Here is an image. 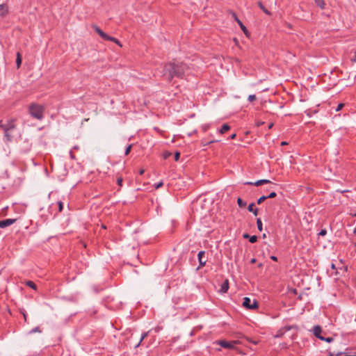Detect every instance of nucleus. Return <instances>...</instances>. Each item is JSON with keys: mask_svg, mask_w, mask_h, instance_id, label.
<instances>
[{"mask_svg": "<svg viewBox=\"0 0 356 356\" xmlns=\"http://www.w3.org/2000/svg\"><path fill=\"white\" fill-rule=\"evenodd\" d=\"M188 69V66L186 63L175 60L166 63L163 67L161 73L163 76L171 81L175 77L182 78Z\"/></svg>", "mask_w": 356, "mask_h": 356, "instance_id": "obj_1", "label": "nucleus"}, {"mask_svg": "<svg viewBox=\"0 0 356 356\" xmlns=\"http://www.w3.org/2000/svg\"><path fill=\"white\" fill-rule=\"evenodd\" d=\"M30 115L37 120H42L43 118L44 107L38 104H31L29 106Z\"/></svg>", "mask_w": 356, "mask_h": 356, "instance_id": "obj_2", "label": "nucleus"}, {"mask_svg": "<svg viewBox=\"0 0 356 356\" xmlns=\"http://www.w3.org/2000/svg\"><path fill=\"white\" fill-rule=\"evenodd\" d=\"M92 28L95 31L96 33L99 34V35L104 40H108V41H112L119 45L120 47H122V44L120 42L115 38L109 36L108 34L104 33L99 26L97 25H92Z\"/></svg>", "mask_w": 356, "mask_h": 356, "instance_id": "obj_3", "label": "nucleus"}, {"mask_svg": "<svg viewBox=\"0 0 356 356\" xmlns=\"http://www.w3.org/2000/svg\"><path fill=\"white\" fill-rule=\"evenodd\" d=\"M243 306L247 309H256L258 307L257 302L253 300L252 302L250 298L245 297L243 298Z\"/></svg>", "mask_w": 356, "mask_h": 356, "instance_id": "obj_4", "label": "nucleus"}, {"mask_svg": "<svg viewBox=\"0 0 356 356\" xmlns=\"http://www.w3.org/2000/svg\"><path fill=\"white\" fill-rule=\"evenodd\" d=\"M214 343L220 345L221 347L227 349H233L234 348V345L236 343V341H227L225 340H218L214 342Z\"/></svg>", "mask_w": 356, "mask_h": 356, "instance_id": "obj_5", "label": "nucleus"}, {"mask_svg": "<svg viewBox=\"0 0 356 356\" xmlns=\"http://www.w3.org/2000/svg\"><path fill=\"white\" fill-rule=\"evenodd\" d=\"M3 131H13L15 129V120L8 121L6 124H2Z\"/></svg>", "mask_w": 356, "mask_h": 356, "instance_id": "obj_6", "label": "nucleus"}, {"mask_svg": "<svg viewBox=\"0 0 356 356\" xmlns=\"http://www.w3.org/2000/svg\"><path fill=\"white\" fill-rule=\"evenodd\" d=\"M16 221V219L7 218L3 220H0V227L5 228L13 225Z\"/></svg>", "mask_w": 356, "mask_h": 356, "instance_id": "obj_7", "label": "nucleus"}, {"mask_svg": "<svg viewBox=\"0 0 356 356\" xmlns=\"http://www.w3.org/2000/svg\"><path fill=\"white\" fill-rule=\"evenodd\" d=\"M204 254H205V252L203 250L200 251L197 254V258H198V261L200 263V266L197 268V270L200 269V268L203 267L204 266H205V264L207 263V260L203 259V256L204 255Z\"/></svg>", "mask_w": 356, "mask_h": 356, "instance_id": "obj_8", "label": "nucleus"}, {"mask_svg": "<svg viewBox=\"0 0 356 356\" xmlns=\"http://www.w3.org/2000/svg\"><path fill=\"white\" fill-rule=\"evenodd\" d=\"M233 17L235 19V21L237 22V24L239 25L240 28L243 31V32L247 35L248 33V30L244 26V24L242 23V22L237 17L235 13H233Z\"/></svg>", "mask_w": 356, "mask_h": 356, "instance_id": "obj_9", "label": "nucleus"}, {"mask_svg": "<svg viewBox=\"0 0 356 356\" xmlns=\"http://www.w3.org/2000/svg\"><path fill=\"white\" fill-rule=\"evenodd\" d=\"M268 183H270V181L268 180V179H259V180H257L255 182H252V181H246L245 183V185H254V186H260L261 184H268Z\"/></svg>", "mask_w": 356, "mask_h": 356, "instance_id": "obj_10", "label": "nucleus"}, {"mask_svg": "<svg viewBox=\"0 0 356 356\" xmlns=\"http://www.w3.org/2000/svg\"><path fill=\"white\" fill-rule=\"evenodd\" d=\"M321 332H322V329H321V326H319V325L314 326L313 333H314V336L320 339H324V337L321 335Z\"/></svg>", "mask_w": 356, "mask_h": 356, "instance_id": "obj_11", "label": "nucleus"}, {"mask_svg": "<svg viewBox=\"0 0 356 356\" xmlns=\"http://www.w3.org/2000/svg\"><path fill=\"white\" fill-rule=\"evenodd\" d=\"M229 289V281L228 280H225L223 283L220 286V293H227Z\"/></svg>", "mask_w": 356, "mask_h": 356, "instance_id": "obj_12", "label": "nucleus"}, {"mask_svg": "<svg viewBox=\"0 0 356 356\" xmlns=\"http://www.w3.org/2000/svg\"><path fill=\"white\" fill-rule=\"evenodd\" d=\"M8 12V6L5 3L0 4V16L4 17Z\"/></svg>", "mask_w": 356, "mask_h": 356, "instance_id": "obj_13", "label": "nucleus"}, {"mask_svg": "<svg viewBox=\"0 0 356 356\" xmlns=\"http://www.w3.org/2000/svg\"><path fill=\"white\" fill-rule=\"evenodd\" d=\"M243 237L244 238H248L249 239V241L251 243H254L257 242V236H255V235H252V236H250V234H248V233H245L243 234Z\"/></svg>", "mask_w": 356, "mask_h": 356, "instance_id": "obj_14", "label": "nucleus"}, {"mask_svg": "<svg viewBox=\"0 0 356 356\" xmlns=\"http://www.w3.org/2000/svg\"><path fill=\"white\" fill-rule=\"evenodd\" d=\"M254 203H250L248 207V211L252 213L255 216L258 215V209H254Z\"/></svg>", "mask_w": 356, "mask_h": 356, "instance_id": "obj_15", "label": "nucleus"}, {"mask_svg": "<svg viewBox=\"0 0 356 356\" xmlns=\"http://www.w3.org/2000/svg\"><path fill=\"white\" fill-rule=\"evenodd\" d=\"M314 2L316 5L322 10L325 9L326 7L325 0H314Z\"/></svg>", "mask_w": 356, "mask_h": 356, "instance_id": "obj_16", "label": "nucleus"}, {"mask_svg": "<svg viewBox=\"0 0 356 356\" xmlns=\"http://www.w3.org/2000/svg\"><path fill=\"white\" fill-rule=\"evenodd\" d=\"M230 129V127L227 124H223L220 129L218 130V131L223 134L227 131H228Z\"/></svg>", "mask_w": 356, "mask_h": 356, "instance_id": "obj_17", "label": "nucleus"}, {"mask_svg": "<svg viewBox=\"0 0 356 356\" xmlns=\"http://www.w3.org/2000/svg\"><path fill=\"white\" fill-rule=\"evenodd\" d=\"M258 6L260 8V9H261L263 10V12L264 13H266V15H271V13L267 10L264 6L263 5V3L261 2V1H259L258 2Z\"/></svg>", "mask_w": 356, "mask_h": 356, "instance_id": "obj_18", "label": "nucleus"}, {"mask_svg": "<svg viewBox=\"0 0 356 356\" xmlns=\"http://www.w3.org/2000/svg\"><path fill=\"white\" fill-rule=\"evenodd\" d=\"M10 132H11L10 131H4V137L7 142L12 141L13 136H11Z\"/></svg>", "mask_w": 356, "mask_h": 356, "instance_id": "obj_19", "label": "nucleus"}, {"mask_svg": "<svg viewBox=\"0 0 356 356\" xmlns=\"http://www.w3.org/2000/svg\"><path fill=\"white\" fill-rule=\"evenodd\" d=\"M219 140H209V141H207L206 140H203L202 141V144L203 146H207L209 144H211V143H217L218 142Z\"/></svg>", "mask_w": 356, "mask_h": 356, "instance_id": "obj_20", "label": "nucleus"}, {"mask_svg": "<svg viewBox=\"0 0 356 356\" xmlns=\"http://www.w3.org/2000/svg\"><path fill=\"white\" fill-rule=\"evenodd\" d=\"M26 286H29V287H31V289H34V290H36V289H37V286H36V284H35L33 282L30 281V280H29V281H27V282H26Z\"/></svg>", "mask_w": 356, "mask_h": 356, "instance_id": "obj_21", "label": "nucleus"}, {"mask_svg": "<svg viewBox=\"0 0 356 356\" xmlns=\"http://www.w3.org/2000/svg\"><path fill=\"white\" fill-rule=\"evenodd\" d=\"M147 335H148V332H144V333H143V334H142V335H141V337H140V339L139 342H138V343L135 346V348H138V347L140 345V343H141V342L143 341V339H145Z\"/></svg>", "mask_w": 356, "mask_h": 356, "instance_id": "obj_22", "label": "nucleus"}, {"mask_svg": "<svg viewBox=\"0 0 356 356\" xmlns=\"http://www.w3.org/2000/svg\"><path fill=\"white\" fill-rule=\"evenodd\" d=\"M257 228L259 229V231H262L263 229V225H262V222H261V218H257Z\"/></svg>", "mask_w": 356, "mask_h": 356, "instance_id": "obj_23", "label": "nucleus"}, {"mask_svg": "<svg viewBox=\"0 0 356 356\" xmlns=\"http://www.w3.org/2000/svg\"><path fill=\"white\" fill-rule=\"evenodd\" d=\"M237 204L240 207H243L246 205V202H244L241 197L237 199Z\"/></svg>", "mask_w": 356, "mask_h": 356, "instance_id": "obj_24", "label": "nucleus"}, {"mask_svg": "<svg viewBox=\"0 0 356 356\" xmlns=\"http://www.w3.org/2000/svg\"><path fill=\"white\" fill-rule=\"evenodd\" d=\"M21 63H22V58H21L19 53H17V58H16V64L18 67L20 66Z\"/></svg>", "mask_w": 356, "mask_h": 356, "instance_id": "obj_25", "label": "nucleus"}, {"mask_svg": "<svg viewBox=\"0 0 356 356\" xmlns=\"http://www.w3.org/2000/svg\"><path fill=\"white\" fill-rule=\"evenodd\" d=\"M267 199V197L266 195H262L261 197H260L257 201V203L258 204H261L264 200H266Z\"/></svg>", "mask_w": 356, "mask_h": 356, "instance_id": "obj_26", "label": "nucleus"}, {"mask_svg": "<svg viewBox=\"0 0 356 356\" xmlns=\"http://www.w3.org/2000/svg\"><path fill=\"white\" fill-rule=\"evenodd\" d=\"M131 147H132V144H130L129 145L127 148L125 149V151H124V154L125 155H128L131 149Z\"/></svg>", "mask_w": 356, "mask_h": 356, "instance_id": "obj_27", "label": "nucleus"}, {"mask_svg": "<svg viewBox=\"0 0 356 356\" xmlns=\"http://www.w3.org/2000/svg\"><path fill=\"white\" fill-rule=\"evenodd\" d=\"M276 195H277V193L275 191H272L271 193H269V195H266V196L267 197V199H268V198H274L276 197Z\"/></svg>", "mask_w": 356, "mask_h": 356, "instance_id": "obj_28", "label": "nucleus"}, {"mask_svg": "<svg viewBox=\"0 0 356 356\" xmlns=\"http://www.w3.org/2000/svg\"><path fill=\"white\" fill-rule=\"evenodd\" d=\"M256 99V96L255 95H250L248 97V100L250 102H253L254 100Z\"/></svg>", "mask_w": 356, "mask_h": 356, "instance_id": "obj_29", "label": "nucleus"}, {"mask_svg": "<svg viewBox=\"0 0 356 356\" xmlns=\"http://www.w3.org/2000/svg\"><path fill=\"white\" fill-rule=\"evenodd\" d=\"M327 234V230L325 229H322L319 233H318V235L319 236H325Z\"/></svg>", "mask_w": 356, "mask_h": 356, "instance_id": "obj_30", "label": "nucleus"}, {"mask_svg": "<svg viewBox=\"0 0 356 356\" xmlns=\"http://www.w3.org/2000/svg\"><path fill=\"white\" fill-rule=\"evenodd\" d=\"M40 332H41V330H40V327H35L30 331V333Z\"/></svg>", "mask_w": 356, "mask_h": 356, "instance_id": "obj_31", "label": "nucleus"}, {"mask_svg": "<svg viewBox=\"0 0 356 356\" xmlns=\"http://www.w3.org/2000/svg\"><path fill=\"white\" fill-rule=\"evenodd\" d=\"M58 211L60 212V211H62V210L63 209V203L61 201H58Z\"/></svg>", "mask_w": 356, "mask_h": 356, "instance_id": "obj_32", "label": "nucleus"}, {"mask_svg": "<svg viewBox=\"0 0 356 356\" xmlns=\"http://www.w3.org/2000/svg\"><path fill=\"white\" fill-rule=\"evenodd\" d=\"M163 181H159L158 183L154 184V187H155V188L157 189V188L161 187L163 186Z\"/></svg>", "mask_w": 356, "mask_h": 356, "instance_id": "obj_33", "label": "nucleus"}, {"mask_svg": "<svg viewBox=\"0 0 356 356\" xmlns=\"http://www.w3.org/2000/svg\"><path fill=\"white\" fill-rule=\"evenodd\" d=\"M316 113V111H314V112H312L311 111H305V113L307 114V116H309V118L312 117V114L313 113Z\"/></svg>", "mask_w": 356, "mask_h": 356, "instance_id": "obj_34", "label": "nucleus"}, {"mask_svg": "<svg viewBox=\"0 0 356 356\" xmlns=\"http://www.w3.org/2000/svg\"><path fill=\"white\" fill-rule=\"evenodd\" d=\"M122 181H123L122 178H121V177L118 178L117 184H118V186H122Z\"/></svg>", "mask_w": 356, "mask_h": 356, "instance_id": "obj_35", "label": "nucleus"}, {"mask_svg": "<svg viewBox=\"0 0 356 356\" xmlns=\"http://www.w3.org/2000/svg\"><path fill=\"white\" fill-rule=\"evenodd\" d=\"M322 341H325L326 342L330 343L333 341V338L332 337H324V339H321Z\"/></svg>", "mask_w": 356, "mask_h": 356, "instance_id": "obj_36", "label": "nucleus"}, {"mask_svg": "<svg viewBox=\"0 0 356 356\" xmlns=\"http://www.w3.org/2000/svg\"><path fill=\"white\" fill-rule=\"evenodd\" d=\"M180 153L179 152H176L175 154V160L177 161L179 159Z\"/></svg>", "mask_w": 356, "mask_h": 356, "instance_id": "obj_37", "label": "nucleus"}, {"mask_svg": "<svg viewBox=\"0 0 356 356\" xmlns=\"http://www.w3.org/2000/svg\"><path fill=\"white\" fill-rule=\"evenodd\" d=\"M343 104H338V106H337V108H336V111H340V110L343 108Z\"/></svg>", "mask_w": 356, "mask_h": 356, "instance_id": "obj_38", "label": "nucleus"}, {"mask_svg": "<svg viewBox=\"0 0 356 356\" xmlns=\"http://www.w3.org/2000/svg\"><path fill=\"white\" fill-rule=\"evenodd\" d=\"M351 61L353 63H356V51H355V55L354 56L351 58Z\"/></svg>", "mask_w": 356, "mask_h": 356, "instance_id": "obj_39", "label": "nucleus"}, {"mask_svg": "<svg viewBox=\"0 0 356 356\" xmlns=\"http://www.w3.org/2000/svg\"><path fill=\"white\" fill-rule=\"evenodd\" d=\"M270 259L274 261H277V257L274 256V255H272L270 256Z\"/></svg>", "mask_w": 356, "mask_h": 356, "instance_id": "obj_40", "label": "nucleus"}, {"mask_svg": "<svg viewBox=\"0 0 356 356\" xmlns=\"http://www.w3.org/2000/svg\"><path fill=\"white\" fill-rule=\"evenodd\" d=\"M209 128V126L208 125H204L202 126V129L204 130V131H206Z\"/></svg>", "mask_w": 356, "mask_h": 356, "instance_id": "obj_41", "label": "nucleus"}, {"mask_svg": "<svg viewBox=\"0 0 356 356\" xmlns=\"http://www.w3.org/2000/svg\"><path fill=\"white\" fill-rule=\"evenodd\" d=\"M236 136V134H233L230 136V139H234Z\"/></svg>", "mask_w": 356, "mask_h": 356, "instance_id": "obj_42", "label": "nucleus"}, {"mask_svg": "<svg viewBox=\"0 0 356 356\" xmlns=\"http://www.w3.org/2000/svg\"><path fill=\"white\" fill-rule=\"evenodd\" d=\"M286 145H288V143H287L286 141H282V142L281 143V145H282V146Z\"/></svg>", "mask_w": 356, "mask_h": 356, "instance_id": "obj_43", "label": "nucleus"}, {"mask_svg": "<svg viewBox=\"0 0 356 356\" xmlns=\"http://www.w3.org/2000/svg\"><path fill=\"white\" fill-rule=\"evenodd\" d=\"M256 259L255 258H252L251 260H250V263L251 264H254L256 262Z\"/></svg>", "mask_w": 356, "mask_h": 356, "instance_id": "obj_44", "label": "nucleus"}, {"mask_svg": "<svg viewBox=\"0 0 356 356\" xmlns=\"http://www.w3.org/2000/svg\"><path fill=\"white\" fill-rule=\"evenodd\" d=\"M70 157L74 159V154H72V151L70 152Z\"/></svg>", "mask_w": 356, "mask_h": 356, "instance_id": "obj_45", "label": "nucleus"}, {"mask_svg": "<svg viewBox=\"0 0 356 356\" xmlns=\"http://www.w3.org/2000/svg\"><path fill=\"white\" fill-rule=\"evenodd\" d=\"M330 267L332 269H336V266L333 263L331 264Z\"/></svg>", "mask_w": 356, "mask_h": 356, "instance_id": "obj_46", "label": "nucleus"}, {"mask_svg": "<svg viewBox=\"0 0 356 356\" xmlns=\"http://www.w3.org/2000/svg\"><path fill=\"white\" fill-rule=\"evenodd\" d=\"M194 335V330H192L191 332H190V336H193Z\"/></svg>", "mask_w": 356, "mask_h": 356, "instance_id": "obj_47", "label": "nucleus"}, {"mask_svg": "<svg viewBox=\"0 0 356 356\" xmlns=\"http://www.w3.org/2000/svg\"><path fill=\"white\" fill-rule=\"evenodd\" d=\"M73 148H74V149H79V146L75 145Z\"/></svg>", "mask_w": 356, "mask_h": 356, "instance_id": "obj_48", "label": "nucleus"}, {"mask_svg": "<svg viewBox=\"0 0 356 356\" xmlns=\"http://www.w3.org/2000/svg\"><path fill=\"white\" fill-rule=\"evenodd\" d=\"M143 173H144V170H141L140 171V175H143Z\"/></svg>", "mask_w": 356, "mask_h": 356, "instance_id": "obj_49", "label": "nucleus"}, {"mask_svg": "<svg viewBox=\"0 0 356 356\" xmlns=\"http://www.w3.org/2000/svg\"><path fill=\"white\" fill-rule=\"evenodd\" d=\"M1 128L2 129V123H1V122L0 121V129H1Z\"/></svg>", "mask_w": 356, "mask_h": 356, "instance_id": "obj_50", "label": "nucleus"}, {"mask_svg": "<svg viewBox=\"0 0 356 356\" xmlns=\"http://www.w3.org/2000/svg\"><path fill=\"white\" fill-rule=\"evenodd\" d=\"M272 127H273V124H270L269 125V128H271Z\"/></svg>", "mask_w": 356, "mask_h": 356, "instance_id": "obj_51", "label": "nucleus"}, {"mask_svg": "<svg viewBox=\"0 0 356 356\" xmlns=\"http://www.w3.org/2000/svg\"><path fill=\"white\" fill-rule=\"evenodd\" d=\"M265 237H266V234H263V238H265Z\"/></svg>", "mask_w": 356, "mask_h": 356, "instance_id": "obj_52", "label": "nucleus"}, {"mask_svg": "<svg viewBox=\"0 0 356 356\" xmlns=\"http://www.w3.org/2000/svg\"><path fill=\"white\" fill-rule=\"evenodd\" d=\"M355 245H356V243H355Z\"/></svg>", "mask_w": 356, "mask_h": 356, "instance_id": "obj_53", "label": "nucleus"}]
</instances>
